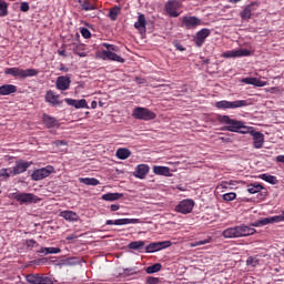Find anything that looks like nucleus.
<instances>
[{
    "label": "nucleus",
    "mask_w": 284,
    "mask_h": 284,
    "mask_svg": "<svg viewBox=\"0 0 284 284\" xmlns=\"http://www.w3.org/2000/svg\"><path fill=\"white\" fill-rule=\"evenodd\" d=\"M161 263L153 264L146 267V274H156V272H161Z\"/></svg>",
    "instance_id": "nucleus-38"
},
{
    "label": "nucleus",
    "mask_w": 284,
    "mask_h": 284,
    "mask_svg": "<svg viewBox=\"0 0 284 284\" xmlns=\"http://www.w3.org/2000/svg\"><path fill=\"white\" fill-rule=\"evenodd\" d=\"M120 14H121V7L115 6L111 8L109 11V19H111V21H116Z\"/></svg>",
    "instance_id": "nucleus-34"
},
{
    "label": "nucleus",
    "mask_w": 284,
    "mask_h": 284,
    "mask_svg": "<svg viewBox=\"0 0 284 284\" xmlns=\"http://www.w3.org/2000/svg\"><path fill=\"white\" fill-rule=\"evenodd\" d=\"M80 32L84 39H90L92 37V33L89 31L88 28H82Z\"/></svg>",
    "instance_id": "nucleus-44"
},
{
    "label": "nucleus",
    "mask_w": 284,
    "mask_h": 284,
    "mask_svg": "<svg viewBox=\"0 0 284 284\" xmlns=\"http://www.w3.org/2000/svg\"><path fill=\"white\" fill-rule=\"evenodd\" d=\"M183 8V3L179 0H168L164 4V12L170 17L171 19H176L178 17H181V10Z\"/></svg>",
    "instance_id": "nucleus-5"
},
{
    "label": "nucleus",
    "mask_w": 284,
    "mask_h": 284,
    "mask_svg": "<svg viewBox=\"0 0 284 284\" xmlns=\"http://www.w3.org/2000/svg\"><path fill=\"white\" fill-rule=\"evenodd\" d=\"M54 172V166L48 165L45 168L37 169L31 174L32 181H43V179H48L50 174Z\"/></svg>",
    "instance_id": "nucleus-10"
},
{
    "label": "nucleus",
    "mask_w": 284,
    "mask_h": 284,
    "mask_svg": "<svg viewBox=\"0 0 284 284\" xmlns=\"http://www.w3.org/2000/svg\"><path fill=\"white\" fill-rule=\"evenodd\" d=\"M74 239H79V235L77 234H70L69 236H67V241H74Z\"/></svg>",
    "instance_id": "nucleus-51"
},
{
    "label": "nucleus",
    "mask_w": 284,
    "mask_h": 284,
    "mask_svg": "<svg viewBox=\"0 0 284 284\" xmlns=\"http://www.w3.org/2000/svg\"><path fill=\"white\" fill-rule=\"evenodd\" d=\"M44 99L47 103H50L53 106L61 105V101L59 100V94H57L52 90L47 91Z\"/></svg>",
    "instance_id": "nucleus-25"
},
{
    "label": "nucleus",
    "mask_w": 284,
    "mask_h": 284,
    "mask_svg": "<svg viewBox=\"0 0 284 284\" xmlns=\"http://www.w3.org/2000/svg\"><path fill=\"white\" fill-rule=\"evenodd\" d=\"M154 174H158L159 176H172V173L170 172L169 166H153Z\"/></svg>",
    "instance_id": "nucleus-30"
},
{
    "label": "nucleus",
    "mask_w": 284,
    "mask_h": 284,
    "mask_svg": "<svg viewBox=\"0 0 284 284\" xmlns=\"http://www.w3.org/2000/svg\"><path fill=\"white\" fill-rule=\"evenodd\" d=\"M128 247L129 250H135L136 252H141V250L145 247V242L144 241L130 242Z\"/></svg>",
    "instance_id": "nucleus-33"
},
{
    "label": "nucleus",
    "mask_w": 284,
    "mask_h": 284,
    "mask_svg": "<svg viewBox=\"0 0 284 284\" xmlns=\"http://www.w3.org/2000/svg\"><path fill=\"white\" fill-rule=\"evenodd\" d=\"M75 54H78L79 57H88V53H85L84 51H82L81 53L74 51Z\"/></svg>",
    "instance_id": "nucleus-55"
},
{
    "label": "nucleus",
    "mask_w": 284,
    "mask_h": 284,
    "mask_svg": "<svg viewBox=\"0 0 284 284\" xmlns=\"http://www.w3.org/2000/svg\"><path fill=\"white\" fill-rule=\"evenodd\" d=\"M182 23L186 30H194L201 26V19L194 16H184L182 18Z\"/></svg>",
    "instance_id": "nucleus-14"
},
{
    "label": "nucleus",
    "mask_w": 284,
    "mask_h": 284,
    "mask_svg": "<svg viewBox=\"0 0 284 284\" xmlns=\"http://www.w3.org/2000/svg\"><path fill=\"white\" fill-rule=\"evenodd\" d=\"M263 190L261 183H252L247 185V193L248 194H258Z\"/></svg>",
    "instance_id": "nucleus-36"
},
{
    "label": "nucleus",
    "mask_w": 284,
    "mask_h": 284,
    "mask_svg": "<svg viewBox=\"0 0 284 284\" xmlns=\"http://www.w3.org/2000/svg\"><path fill=\"white\" fill-rule=\"evenodd\" d=\"M247 106V100H237L230 102L227 100H222L215 103L217 110H236L237 108Z\"/></svg>",
    "instance_id": "nucleus-7"
},
{
    "label": "nucleus",
    "mask_w": 284,
    "mask_h": 284,
    "mask_svg": "<svg viewBox=\"0 0 284 284\" xmlns=\"http://www.w3.org/2000/svg\"><path fill=\"white\" fill-rule=\"evenodd\" d=\"M203 63H204L205 65H207V64L210 63V59L203 60Z\"/></svg>",
    "instance_id": "nucleus-58"
},
{
    "label": "nucleus",
    "mask_w": 284,
    "mask_h": 284,
    "mask_svg": "<svg viewBox=\"0 0 284 284\" xmlns=\"http://www.w3.org/2000/svg\"><path fill=\"white\" fill-rule=\"evenodd\" d=\"M260 178L262 179V181H265L266 183H271V185H276V183H278V179H276V176L270 175L267 173L260 175Z\"/></svg>",
    "instance_id": "nucleus-37"
},
{
    "label": "nucleus",
    "mask_w": 284,
    "mask_h": 284,
    "mask_svg": "<svg viewBox=\"0 0 284 284\" xmlns=\"http://www.w3.org/2000/svg\"><path fill=\"white\" fill-rule=\"evenodd\" d=\"M210 34H212V31L210 29L204 28L200 30L194 38V43L196 48H202L203 43H205V39H207Z\"/></svg>",
    "instance_id": "nucleus-16"
},
{
    "label": "nucleus",
    "mask_w": 284,
    "mask_h": 284,
    "mask_svg": "<svg viewBox=\"0 0 284 284\" xmlns=\"http://www.w3.org/2000/svg\"><path fill=\"white\" fill-rule=\"evenodd\" d=\"M80 183H83V185H100V181L97 180V178H80L79 179Z\"/></svg>",
    "instance_id": "nucleus-35"
},
{
    "label": "nucleus",
    "mask_w": 284,
    "mask_h": 284,
    "mask_svg": "<svg viewBox=\"0 0 284 284\" xmlns=\"http://www.w3.org/2000/svg\"><path fill=\"white\" fill-rule=\"evenodd\" d=\"M4 74H9L10 77H14L16 79H28L30 77H37L39 74V70L37 69H20V68H7L4 70Z\"/></svg>",
    "instance_id": "nucleus-4"
},
{
    "label": "nucleus",
    "mask_w": 284,
    "mask_h": 284,
    "mask_svg": "<svg viewBox=\"0 0 284 284\" xmlns=\"http://www.w3.org/2000/svg\"><path fill=\"white\" fill-rule=\"evenodd\" d=\"M58 54L60 57H68V54H65V50L58 51Z\"/></svg>",
    "instance_id": "nucleus-54"
},
{
    "label": "nucleus",
    "mask_w": 284,
    "mask_h": 284,
    "mask_svg": "<svg viewBox=\"0 0 284 284\" xmlns=\"http://www.w3.org/2000/svg\"><path fill=\"white\" fill-rule=\"evenodd\" d=\"M20 11H21V12H29V11H30V3H28V2H21V4H20Z\"/></svg>",
    "instance_id": "nucleus-46"
},
{
    "label": "nucleus",
    "mask_w": 284,
    "mask_h": 284,
    "mask_svg": "<svg viewBox=\"0 0 284 284\" xmlns=\"http://www.w3.org/2000/svg\"><path fill=\"white\" fill-rule=\"evenodd\" d=\"M173 45L176 50H179L180 52H185V47H183V44H181V42H179V40H175L173 42Z\"/></svg>",
    "instance_id": "nucleus-45"
},
{
    "label": "nucleus",
    "mask_w": 284,
    "mask_h": 284,
    "mask_svg": "<svg viewBox=\"0 0 284 284\" xmlns=\"http://www.w3.org/2000/svg\"><path fill=\"white\" fill-rule=\"evenodd\" d=\"M71 83H72V80H70V77L61 75V77H58L55 81V88L57 90H61L62 92H65V90H70Z\"/></svg>",
    "instance_id": "nucleus-18"
},
{
    "label": "nucleus",
    "mask_w": 284,
    "mask_h": 284,
    "mask_svg": "<svg viewBox=\"0 0 284 284\" xmlns=\"http://www.w3.org/2000/svg\"><path fill=\"white\" fill-rule=\"evenodd\" d=\"M17 92V85L14 84H3L0 87V97H8L9 94H14Z\"/></svg>",
    "instance_id": "nucleus-29"
},
{
    "label": "nucleus",
    "mask_w": 284,
    "mask_h": 284,
    "mask_svg": "<svg viewBox=\"0 0 284 284\" xmlns=\"http://www.w3.org/2000/svg\"><path fill=\"white\" fill-rule=\"evenodd\" d=\"M253 234H256V229H252L247 225H240L224 230L222 236H224V239H241L253 236Z\"/></svg>",
    "instance_id": "nucleus-2"
},
{
    "label": "nucleus",
    "mask_w": 284,
    "mask_h": 284,
    "mask_svg": "<svg viewBox=\"0 0 284 284\" xmlns=\"http://www.w3.org/2000/svg\"><path fill=\"white\" fill-rule=\"evenodd\" d=\"M252 54V51L247 49H239V50H231L226 51L222 54L224 59H236L239 57H250Z\"/></svg>",
    "instance_id": "nucleus-15"
},
{
    "label": "nucleus",
    "mask_w": 284,
    "mask_h": 284,
    "mask_svg": "<svg viewBox=\"0 0 284 284\" xmlns=\"http://www.w3.org/2000/svg\"><path fill=\"white\" fill-rule=\"evenodd\" d=\"M132 151L130 149H118L115 156H118L121 161H125V159H130Z\"/></svg>",
    "instance_id": "nucleus-31"
},
{
    "label": "nucleus",
    "mask_w": 284,
    "mask_h": 284,
    "mask_svg": "<svg viewBox=\"0 0 284 284\" xmlns=\"http://www.w3.org/2000/svg\"><path fill=\"white\" fill-rule=\"evenodd\" d=\"M241 0H231V3H239Z\"/></svg>",
    "instance_id": "nucleus-59"
},
{
    "label": "nucleus",
    "mask_w": 284,
    "mask_h": 284,
    "mask_svg": "<svg viewBox=\"0 0 284 284\" xmlns=\"http://www.w3.org/2000/svg\"><path fill=\"white\" fill-rule=\"evenodd\" d=\"M150 174V166L148 164H139L133 172L135 179H145Z\"/></svg>",
    "instance_id": "nucleus-23"
},
{
    "label": "nucleus",
    "mask_w": 284,
    "mask_h": 284,
    "mask_svg": "<svg viewBox=\"0 0 284 284\" xmlns=\"http://www.w3.org/2000/svg\"><path fill=\"white\" fill-rule=\"evenodd\" d=\"M60 216L64 219V221H69V223H77V221H79V214L74 211H61Z\"/></svg>",
    "instance_id": "nucleus-27"
},
{
    "label": "nucleus",
    "mask_w": 284,
    "mask_h": 284,
    "mask_svg": "<svg viewBox=\"0 0 284 284\" xmlns=\"http://www.w3.org/2000/svg\"><path fill=\"white\" fill-rule=\"evenodd\" d=\"M47 254H61V248H59V247H49V248H47Z\"/></svg>",
    "instance_id": "nucleus-47"
},
{
    "label": "nucleus",
    "mask_w": 284,
    "mask_h": 284,
    "mask_svg": "<svg viewBox=\"0 0 284 284\" xmlns=\"http://www.w3.org/2000/svg\"><path fill=\"white\" fill-rule=\"evenodd\" d=\"M148 284H159V278L158 277H149Z\"/></svg>",
    "instance_id": "nucleus-49"
},
{
    "label": "nucleus",
    "mask_w": 284,
    "mask_h": 284,
    "mask_svg": "<svg viewBox=\"0 0 284 284\" xmlns=\"http://www.w3.org/2000/svg\"><path fill=\"white\" fill-rule=\"evenodd\" d=\"M60 145H65V142H64V141H61V142H60Z\"/></svg>",
    "instance_id": "nucleus-60"
},
{
    "label": "nucleus",
    "mask_w": 284,
    "mask_h": 284,
    "mask_svg": "<svg viewBox=\"0 0 284 284\" xmlns=\"http://www.w3.org/2000/svg\"><path fill=\"white\" fill-rule=\"evenodd\" d=\"M80 8L85 12H90L92 10H97V6L94 4V0H78Z\"/></svg>",
    "instance_id": "nucleus-28"
},
{
    "label": "nucleus",
    "mask_w": 284,
    "mask_h": 284,
    "mask_svg": "<svg viewBox=\"0 0 284 284\" xmlns=\"http://www.w3.org/2000/svg\"><path fill=\"white\" fill-rule=\"evenodd\" d=\"M212 239L201 240L197 242H193L190 244V247H199V245H207V243H211Z\"/></svg>",
    "instance_id": "nucleus-41"
},
{
    "label": "nucleus",
    "mask_w": 284,
    "mask_h": 284,
    "mask_svg": "<svg viewBox=\"0 0 284 284\" xmlns=\"http://www.w3.org/2000/svg\"><path fill=\"white\" fill-rule=\"evenodd\" d=\"M12 199H14V201H17L18 203H20V205H29L30 203H39V201H41V199H39L37 195H34L33 193H12Z\"/></svg>",
    "instance_id": "nucleus-8"
},
{
    "label": "nucleus",
    "mask_w": 284,
    "mask_h": 284,
    "mask_svg": "<svg viewBox=\"0 0 284 284\" xmlns=\"http://www.w3.org/2000/svg\"><path fill=\"white\" fill-rule=\"evenodd\" d=\"M13 175L12 169H1L0 170V176L1 179H8L9 176Z\"/></svg>",
    "instance_id": "nucleus-40"
},
{
    "label": "nucleus",
    "mask_w": 284,
    "mask_h": 284,
    "mask_svg": "<svg viewBox=\"0 0 284 284\" xmlns=\"http://www.w3.org/2000/svg\"><path fill=\"white\" fill-rule=\"evenodd\" d=\"M24 245L28 250H32L33 247H39V243H37L34 240H26Z\"/></svg>",
    "instance_id": "nucleus-43"
},
{
    "label": "nucleus",
    "mask_w": 284,
    "mask_h": 284,
    "mask_svg": "<svg viewBox=\"0 0 284 284\" xmlns=\"http://www.w3.org/2000/svg\"><path fill=\"white\" fill-rule=\"evenodd\" d=\"M102 47L106 49L100 52V59H102V61H116L118 63H125V59L114 53L119 52V47L106 42L102 43Z\"/></svg>",
    "instance_id": "nucleus-3"
},
{
    "label": "nucleus",
    "mask_w": 284,
    "mask_h": 284,
    "mask_svg": "<svg viewBox=\"0 0 284 284\" xmlns=\"http://www.w3.org/2000/svg\"><path fill=\"white\" fill-rule=\"evenodd\" d=\"M132 116L139 121H154V119H156V113L148 108L136 106L133 109Z\"/></svg>",
    "instance_id": "nucleus-6"
},
{
    "label": "nucleus",
    "mask_w": 284,
    "mask_h": 284,
    "mask_svg": "<svg viewBox=\"0 0 284 284\" xmlns=\"http://www.w3.org/2000/svg\"><path fill=\"white\" fill-rule=\"evenodd\" d=\"M91 108H92V110L97 109V101L91 102Z\"/></svg>",
    "instance_id": "nucleus-57"
},
{
    "label": "nucleus",
    "mask_w": 284,
    "mask_h": 284,
    "mask_svg": "<svg viewBox=\"0 0 284 284\" xmlns=\"http://www.w3.org/2000/svg\"><path fill=\"white\" fill-rule=\"evenodd\" d=\"M257 261L254 257H248L246 261L247 265H253V267L256 265Z\"/></svg>",
    "instance_id": "nucleus-48"
},
{
    "label": "nucleus",
    "mask_w": 284,
    "mask_h": 284,
    "mask_svg": "<svg viewBox=\"0 0 284 284\" xmlns=\"http://www.w3.org/2000/svg\"><path fill=\"white\" fill-rule=\"evenodd\" d=\"M48 250H49V247H41V248L38 251V254H48Z\"/></svg>",
    "instance_id": "nucleus-53"
},
{
    "label": "nucleus",
    "mask_w": 284,
    "mask_h": 284,
    "mask_svg": "<svg viewBox=\"0 0 284 284\" xmlns=\"http://www.w3.org/2000/svg\"><path fill=\"white\" fill-rule=\"evenodd\" d=\"M141 223L139 219H118V220H106L105 225H136Z\"/></svg>",
    "instance_id": "nucleus-17"
},
{
    "label": "nucleus",
    "mask_w": 284,
    "mask_h": 284,
    "mask_svg": "<svg viewBox=\"0 0 284 284\" xmlns=\"http://www.w3.org/2000/svg\"><path fill=\"white\" fill-rule=\"evenodd\" d=\"M275 161H276L277 163H284V155H277V156L275 158Z\"/></svg>",
    "instance_id": "nucleus-52"
},
{
    "label": "nucleus",
    "mask_w": 284,
    "mask_h": 284,
    "mask_svg": "<svg viewBox=\"0 0 284 284\" xmlns=\"http://www.w3.org/2000/svg\"><path fill=\"white\" fill-rule=\"evenodd\" d=\"M30 165H32V162H28L24 160H20L16 163V165L13 166L12 171H13V176H17L19 174H23V172L28 171V168H30Z\"/></svg>",
    "instance_id": "nucleus-19"
},
{
    "label": "nucleus",
    "mask_w": 284,
    "mask_h": 284,
    "mask_svg": "<svg viewBox=\"0 0 284 284\" xmlns=\"http://www.w3.org/2000/svg\"><path fill=\"white\" fill-rule=\"evenodd\" d=\"M284 215H274L270 217L260 219L251 223V227H264V225H272L274 223H283Z\"/></svg>",
    "instance_id": "nucleus-9"
},
{
    "label": "nucleus",
    "mask_w": 284,
    "mask_h": 284,
    "mask_svg": "<svg viewBox=\"0 0 284 284\" xmlns=\"http://www.w3.org/2000/svg\"><path fill=\"white\" fill-rule=\"evenodd\" d=\"M172 245V242L164 241V242H152L149 245L145 246V252L148 254H152L154 252H159L161 250H165V247H170Z\"/></svg>",
    "instance_id": "nucleus-13"
},
{
    "label": "nucleus",
    "mask_w": 284,
    "mask_h": 284,
    "mask_svg": "<svg viewBox=\"0 0 284 284\" xmlns=\"http://www.w3.org/2000/svg\"><path fill=\"white\" fill-rule=\"evenodd\" d=\"M64 101L72 108H75V110H81L83 108H85L87 110L90 109V106L88 105V101L85 99L74 100V99L67 98Z\"/></svg>",
    "instance_id": "nucleus-21"
},
{
    "label": "nucleus",
    "mask_w": 284,
    "mask_h": 284,
    "mask_svg": "<svg viewBox=\"0 0 284 284\" xmlns=\"http://www.w3.org/2000/svg\"><path fill=\"white\" fill-rule=\"evenodd\" d=\"M26 278L29 284H54L51 277L41 274H29Z\"/></svg>",
    "instance_id": "nucleus-11"
},
{
    "label": "nucleus",
    "mask_w": 284,
    "mask_h": 284,
    "mask_svg": "<svg viewBox=\"0 0 284 284\" xmlns=\"http://www.w3.org/2000/svg\"><path fill=\"white\" fill-rule=\"evenodd\" d=\"M194 210V201L193 200H182L176 206L175 212L180 214H190Z\"/></svg>",
    "instance_id": "nucleus-12"
},
{
    "label": "nucleus",
    "mask_w": 284,
    "mask_h": 284,
    "mask_svg": "<svg viewBox=\"0 0 284 284\" xmlns=\"http://www.w3.org/2000/svg\"><path fill=\"white\" fill-rule=\"evenodd\" d=\"M216 120L222 125H226L227 132H237L239 134H251L253 136V148L261 150L265 143V135L258 131H254V126L245 125V122L231 119L230 115L217 114Z\"/></svg>",
    "instance_id": "nucleus-1"
},
{
    "label": "nucleus",
    "mask_w": 284,
    "mask_h": 284,
    "mask_svg": "<svg viewBox=\"0 0 284 284\" xmlns=\"http://www.w3.org/2000/svg\"><path fill=\"white\" fill-rule=\"evenodd\" d=\"M42 122H43V125H45V128H48V129L59 128L61 125L59 123V120H57V118H54L50 114H47V113H43Z\"/></svg>",
    "instance_id": "nucleus-22"
},
{
    "label": "nucleus",
    "mask_w": 284,
    "mask_h": 284,
    "mask_svg": "<svg viewBox=\"0 0 284 284\" xmlns=\"http://www.w3.org/2000/svg\"><path fill=\"white\" fill-rule=\"evenodd\" d=\"M148 26V20L145 19V14L139 13L138 21L134 23L135 30L139 32H145Z\"/></svg>",
    "instance_id": "nucleus-26"
},
{
    "label": "nucleus",
    "mask_w": 284,
    "mask_h": 284,
    "mask_svg": "<svg viewBox=\"0 0 284 284\" xmlns=\"http://www.w3.org/2000/svg\"><path fill=\"white\" fill-rule=\"evenodd\" d=\"M222 199H223V201H227V202L234 201V200H236V193H234V192L225 193V194H223Z\"/></svg>",
    "instance_id": "nucleus-42"
},
{
    "label": "nucleus",
    "mask_w": 284,
    "mask_h": 284,
    "mask_svg": "<svg viewBox=\"0 0 284 284\" xmlns=\"http://www.w3.org/2000/svg\"><path fill=\"white\" fill-rule=\"evenodd\" d=\"M119 210H121V205H119V204L111 205V212H119Z\"/></svg>",
    "instance_id": "nucleus-50"
},
{
    "label": "nucleus",
    "mask_w": 284,
    "mask_h": 284,
    "mask_svg": "<svg viewBox=\"0 0 284 284\" xmlns=\"http://www.w3.org/2000/svg\"><path fill=\"white\" fill-rule=\"evenodd\" d=\"M258 8V3L256 2H251L248 6H246L243 11L241 12V19L244 21H247L252 19V12H254Z\"/></svg>",
    "instance_id": "nucleus-20"
},
{
    "label": "nucleus",
    "mask_w": 284,
    "mask_h": 284,
    "mask_svg": "<svg viewBox=\"0 0 284 284\" xmlns=\"http://www.w3.org/2000/svg\"><path fill=\"white\" fill-rule=\"evenodd\" d=\"M242 83H246V85H255V88H265V85H267V82L252 77L242 79Z\"/></svg>",
    "instance_id": "nucleus-24"
},
{
    "label": "nucleus",
    "mask_w": 284,
    "mask_h": 284,
    "mask_svg": "<svg viewBox=\"0 0 284 284\" xmlns=\"http://www.w3.org/2000/svg\"><path fill=\"white\" fill-rule=\"evenodd\" d=\"M0 17H8V2L0 0Z\"/></svg>",
    "instance_id": "nucleus-39"
},
{
    "label": "nucleus",
    "mask_w": 284,
    "mask_h": 284,
    "mask_svg": "<svg viewBox=\"0 0 284 284\" xmlns=\"http://www.w3.org/2000/svg\"><path fill=\"white\" fill-rule=\"evenodd\" d=\"M123 199V193H106L102 195V201H119Z\"/></svg>",
    "instance_id": "nucleus-32"
},
{
    "label": "nucleus",
    "mask_w": 284,
    "mask_h": 284,
    "mask_svg": "<svg viewBox=\"0 0 284 284\" xmlns=\"http://www.w3.org/2000/svg\"><path fill=\"white\" fill-rule=\"evenodd\" d=\"M60 70H61V72H68L70 69H68L67 67L61 64Z\"/></svg>",
    "instance_id": "nucleus-56"
}]
</instances>
